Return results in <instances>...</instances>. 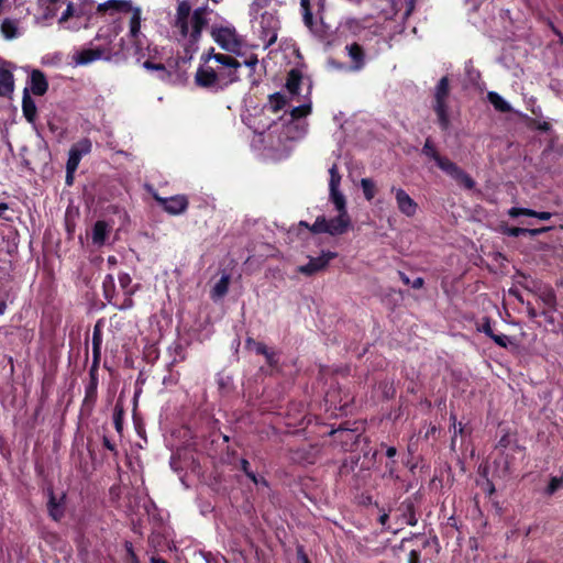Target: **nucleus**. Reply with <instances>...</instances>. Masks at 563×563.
<instances>
[{"mask_svg": "<svg viewBox=\"0 0 563 563\" xmlns=\"http://www.w3.org/2000/svg\"><path fill=\"white\" fill-rule=\"evenodd\" d=\"M386 519H387V515H383V516L380 517V521H382L383 523L385 522V520H386Z\"/></svg>", "mask_w": 563, "mask_h": 563, "instance_id": "774afa93", "label": "nucleus"}, {"mask_svg": "<svg viewBox=\"0 0 563 563\" xmlns=\"http://www.w3.org/2000/svg\"><path fill=\"white\" fill-rule=\"evenodd\" d=\"M5 0H0V15L3 13Z\"/></svg>", "mask_w": 563, "mask_h": 563, "instance_id": "0e129e2a", "label": "nucleus"}, {"mask_svg": "<svg viewBox=\"0 0 563 563\" xmlns=\"http://www.w3.org/2000/svg\"><path fill=\"white\" fill-rule=\"evenodd\" d=\"M73 15H74L73 3L68 2L65 11L62 13V15L59 18V23L66 22Z\"/></svg>", "mask_w": 563, "mask_h": 563, "instance_id": "37998d69", "label": "nucleus"}, {"mask_svg": "<svg viewBox=\"0 0 563 563\" xmlns=\"http://www.w3.org/2000/svg\"><path fill=\"white\" fill-rule=\"evenodd\" d=\"M497 345L501 346V347H507L508 344L511 343V340L508 335L506 334H495L492 335L490 338Z\"/></svg>", "mask_w": 563, "mask_h": 563, "instance_id": "4c0bfd02", "label": "nucleus"}, {"mask_svg": "<svg viewBox=\"0 0 563 563\" xmlns=\"http://www.w3.org/2000/svg\"><path fill=\"white\" fill-rule=\"evenodd\" d=\"M527 313L530 319H536L541 316V312H538L530 303H527Z\"/></svg>", "mask_w": 563, "mask_h": 563, "instance_id": "de8ad7c7", "label": "nucleus"}, {"mask_svg": "<svg viewBox=\"0 0 563 563\" xmlns=\"http://www.w3.org/2000/svg\"><path fill=\"white\" fill-rule=\"evenodd\" d=\"M114 287V279L111 275H107L103 279V290L106 298L111 302L112 289Z\"/></svg>", "mask_w": 563, "mask_h": 563, "instance_id": "e433bc0d", "label": "nucleus"}, {"mask_svg": "<svg viewBox=\"0 0 563 563\" xmlns=\"http://www.w3.org/2000/svg\"><path fill=\"white\" fill-rule=\"evenodd\" d=\"M131 283L132 279L129 274L122 273L119 275V284L120 287L123 289L124 294H126V291H132L131 289H129Z\"/></svg>", "mask_w": 563, "mask_h": 563, "instance_id": "58836bf2", "label": "nucleus"}, {"mask_svg": "<svg viewBox=\"0 0 563 563\" xmlns=\"http://www.w3.org/2000/svg\"><path fill=\"white\" fill-rule=\"evenodd\" d=\"M488 101L494 106V108L499 112H510V104L497 92L490 91L487 95Z\"/></svg>", "mask_w": 563, "mask_h": 563, "instance_id": "393cba45", "label": "nucleus"}, {"mask_svg": "<svg viewBox=\"0 0 563 563\" xmlns=\"http://www.w3.org/2000/svg\"><path fill=\"white\" fill-rule=\"evenodd\" d=\"M101 56L100 52L95 49H82L80 52H77L73 59L76 65H88L97 59H99Z\"/></svg>", "mask_w": 563, "mask_h": 563, "instance_id": "4be33fe9", "label": "nucleus"}, {"mask_svg": "<svg viewBox=\"0 0 563 563\" xmlns=\"http://www.w3.org/2000/svg\"><path fill=\"white\" fill-rule=\"evenodd\" d=\"M563 485V477L562 476H553L547 488H545V494L548 495H553L558 489H560Z\"/></svg>", "mask_w": 563, "mask_h": 563, "instance_id": "f704fd0d", "label": "nucleus"}, {"mask_svg": "<svg viewBox=\"0 0 563 563\" xmlns=\"http://www.w3.org/2000/svg\"><path fill=\"white\" fill-rule=\"evenodd\" d=\"M51 4H57L60 0H47Z\"/></svg>", "mask_w": 563, "mask_h": 563, "instance_id": "338daca9", "label": "nucleus"}, {"mask_svg": "<svg viewBox=\"0 0 563 563\" xmlns=\"http://www.w3.org/2000/svg\"><path fill=\"white\" fill-rule=\"evenodd\" d=\"M361 187L366 200L371 201L376 195V187L372 179L363 178L361 180Z\"/></svg>", "mask_w": 563, "mask_h": 563, "instance_id": "7c9ffc66", "label": "nucleus"}, {"mask_svg": "<svg viewBox=\"0 0 563 563\" xmlns=\"http://www.w3.org/2000/svg\"><path fill=\"white\" fill-rule=\"evenodd\" d=\"M300 7L302 10L303 23L306 24V26L311 29L313 24V19L312 13L310 11V0H300Z\"/></svg>", "mask_w": 563, "mask_h": 563, "instance_id": "473e14b6", "label": "nucleus"}, {"mask_svg": "<svg viewBox=\"0 0 563 563\" xmlns=\"http://www.w3.org/2000/svg\"><path fill=\"white\" fill-rule=\"evenodd\" d=\"M74 175H75V172H69V169H66L65 183L67 186H71L74 184Z\"/></svg>", "mask_w": 563, "mask_h": 563, "instance_id": "8fccbe9b", "label": "nucleus"}, {"mask_svg": "<svg viewBox=\"0 0 563 563\" xmlns=\"http://www.w3.org/2000/svg\"><path fill=\"white\" fill-rule=\"evenodd\" d=\"M7 310V303L4 301H0V316L3 314Z\"/></svg>", "mask_w": 563, "mask_h": 563, "instance_id": "052dcab7", "label": "nucleus"}, {"mask_svg": "<svg viewBox=\"0 0 563 563\" xmlns=\"http://www.w3.org/2000/svg\"><path fill=\"white\" fill-rule=\"evenodd\" d=\"M412 9H413V3H412V1H411V2H409V4H408V8H407V12H406V14H407V15H408V14H410V13H411V11H412Z\"/></svg>", "mask_w": 563, "mask_h": 563, "instance_id": "e2e57ef3", "label": "nucleus"}, {"mask_svg": "<svg viewBox=\"0 0 563 563\" xmlns=\"http://www.w3.org/2000/svg\"><path fill=\"white\" fill-rule=\"evenodd\" d=\"M409 563H419V553L415 550H412L409 553Z\"/></svg>", "mask_w": 563, "mask_h": 563, "instance_id": "3c124183", "label": "nucleus"}, {"mask_svg": "<svg viewBox=\"0 0 563 563\" xmlns=\"http://www.w3.org/2000/svg\"><path fill=\"white\" fill-rule=\"evenodd\" d=\"M80 159H81V156H79L75 151L69 150L66 169H69V172H76V169L78 168V165L80 163Z\"/></svg>", "mask_w": 563, "mask_h": 563, "instance_id": "c9c22d12", "label": "nucleus"}, {"mask_svg": "<svg viewBox=\"0 0 563 563\" xmlns=\"http://www.w3.org/2000/svg\"><path fill=\"white\" fill-rule=\"evenodd\" d=\"M133 294V291H126L125 297H124V300L122 303L118 305V308L119 309H129L133 306V301H132V298H131V295ZM117 306V303H114Z\"/></svg>", "mask_w": 563, "mask_h": 563, "instance_id": "c03bdc74", "label": "nucleus"}, {"mask_svg": "<svg viewBox=\"0 0 563 563\" xmlns=\"http://www.w3.org/2000/svg\"><path fill=\"white\" fill-rule=\"evenodd\" d=\"M305 256L307 263H299L297 272L306 276H312L323 271L338 254L324 249H308Z\"/></svg>", "mask_w": 563, "mask_h": 563, "instance_id": "423d86ee", "label": "nucleus"}, {"mask_svg": "<svg viewBox=\"0 0 563 563\" xmlns=\"http://www.w3.org/2000/svg\"><path fill=\"white\" fill-rule=\"evenodd\" d=\"M207 15V8L200 7L192 11L187 1H179L170 21L173 36L186 46L195 45L208 23Z\"/></svg>", "mask_w": 563, "mask_h": 563, "instance_id": "7ed1b4c3", "label": "nucleus"}, {"mask_svg": "<svg viewBox=\"0 0 563 563\" xmlns=\"http://www.w3.org/2000/svg\"><path fill=\"white\" fill-rule=\"evenodd\" d=\"M534 291L538 295L540 301L544 305V308H551L556 310V296L554 290L550 286H538Z\"/></svg>", "mask_w": 563, "mask_h": 563, "instance_id": "2eb2a0df", "label": "nucleus"}, {"mask_svg": "<svg viewBox=\"0 0 563 563\" xmlns=\"http://www.w3.org/2000/svg\"><path fill=\"white\" fill-rule=\"evenodd\" d=\"M397 451H396V448L394 446H389L386 451V455L389 457V459H393L395 455H396Z\"/></svg>", "mask_w": 563, "mask_h": 563, "instance_id": "5fc2aeb1", "label": "nucleus"}, {"mask_svg": "<svg viewBox=\"0 0 563 563\" xmlns=\"http://www.w3.org/2000/svg\"><path fill=\"white\" fill-rule=\"evenodd\" d=\"M14 88L11 65L0 59V96H9Z\"/></svg>", "mask_w": 563, "mask_h": 563, "instance_id": "4468645a", "label": "nucleus"}, {"mask_svg": "<svg viewBox=\"0 0 563 563\" xmlns=\"http://www.w3.org/2000/svg\"><path fill=\"white\" fill-rule=\"evenodd\" d=\"M508 214L511 218H517L519 216L534 217V218H538L539 220H542V221H547V220L551 219V217H552L551 212H545V211L538 212V211H534L532 209L518 208V207L510 208L508 210Z\"/></svg>", "mask_w": 563, "mask_h": 563, "instance_id": "a211bd4d", "label": "nucleus"}, {"mask_svg": "<svg viewBox=\"0 0 563 563\" xmlns=\"http://www.w3.org/2000/svg\"><path fill=\"white\" fill-rule=\"evenodd\" d=\"M422 153L427 157L433 159L438 167H440V161H445L446 157L441 156L435 147L433 146L432 142L428 139L422 147Z\"/></svg>", "mask_w": 563, "mask_h": 563, "instance_id": "bb28decb", "label": "nucleus"}, {"mask_svg": "<svg viewBox=\"0 0 563 563\" xmlns=\"http://www.w3.org/2000/svg\"><path fill=\"white\" fill-rule=\"evenodd\" d=\"M70 151H75L79 156L87 155L91 151V142L88 139H82L70 147Z\"/></svg>", "mask_w": 563, "mask_h": 563, "instance_id": "2f4dec72", "label": "nucleus"}, {"mask_svg": "<svg viewBox=\"0 0 563 563\" xmlns=\"http://www.w3.org/2000/svg\"><path fill=\"white\" fill-rule=\"evenodd\" d=\"M170 466L175 470V471H178L179 470V466H178V462H177V459L175 455L172 456L170 459Z\"/></svg>", "mask_w": 563, "mask_h": 563, "instance_id": "4d7b16f0", "label": "nucleus"}, {"mask_svg": "<svg viewBox=\"0 0 563 563\" xmlns=\"http://www.w3.org/2000/svg\"><path fill=\"white\" fill-rule=\"evenodd\" d=\"M555 311L556 310H552L551 308H544L542 311H541V316L544 317V319L547 320V322H549L550 324H553L555 323L556 319H555Z\"/></svg>", "mask_w": 563, "mask_h": 563, "instance_id": "a19ab883", "label": "nucleus"}, {"mask_svg": "<svg viewBox=\"0 0 563 563\" xmlns=\"http://www.w3.org/2000/svg\"><path fill=\"white\" fill-rule=\"evenodd\" d=\"M9 210V205L5 202H0V219H7L4 213Z\"/></svg>", "mask_w": 563, "mask_h": 563, "instance_id": "603ef678", "label": "nucleus"}, {"mask_svg": "<svg viewBox=\"0 0 563 563\" xmlns=\"http://www.w3.org/2000/svg\"><path fill=\"white\" fill-rule=\"evenodd\" d=\"M345 51L351 59L349 70L360 71L363 69L366 64V56L363 47L357 43H352L345 46Z\"/></svg>", "mask_w": 563, "mask_h": 563, "instance_id": "ddd939ff", "label": "nucleus"}, {"mask_svg": "<svg viewBox=\"0 0 563 563\" xmlns=\"http://www.w3.org/2000/svg\"><path fill=\"white\" fill-rule=\"evenodd\" d=\"M548 230H549V228H542V229L510 228V229H507L506 233L511 236H518L520 234L537 235V234L543 233Z\"/></svg>", "mask_w": 563, "mask_h": 563, "instance_id": "c756f323", "label": "nucleus"}, {"mask_svg": "<svg viewBox=\"0 0 563 563\" xmlns=\"http://www.w3.org/2000/svg\"><path fill=\"white\" fill-rule=\"evenodd\" d=\"M530 284H533V280H530V283H529V282H526L525 287H526V288H528V289H530V290H533V291H534L536 287H538V286H539V285H533V286H531Z\"/></svg>", "mask_w": 563, "mask_h": 563, "instance_id": "bf43d9fd", "label": "nucleus"}, {"mask_svg": "<svg viewBox=\"0 0 563 563\" xmlns=\"http://www.w3.org/2000/svg\"><path fill=\"white\" fill-rule=\"evenodd\" d=\"M329 173L330 198L338 211V216L330 220H327L324 217H319L312 227H309L308 223L303 221H301L299 225L303 227L307 231L312 233H329L331 235H336L346 231L350 225V218L345 210V198L339 191L341 176L338 172L336 165H332V167L329 169Z\"/></svg>", "mask_w": 563, "mask_h": 563, "instance_id": "20e7f679", "label": "nucleus"}, {"mask_svg": "<svg viewBox=\"0 0 563 563\" xmlns=\"http://www.w3.org/2000/svg\"><path fill=\"white\" fill-rule=\"evenodd\" d=\"M385 467H386L385 476H388L390 478H397L398 477L397 474H396V462L394 460L388 462Z\"/></svg>", "mask_w": 563, "mask_h": 563, "instance_id": "79ce46f5", "label": "nucleus"}, {"mask_svg": "<svg viewBox=\"0 0 563 563\" xmlns=\"http://www.w3.org/2000/svg\"><path fill=\"white\" fill-rule=\"evenodd\" d=\"M230 284V275L227 273H223L220 277V279L214 284V286L211 289V298L213 300H219L222 297H224L228 292Z\"/></svg>", "mask_w": 563, "mask_h": 563, "instance_id": "6ab92c4d", "label": "nucleus"}, {"mask_svg": "<svg viewBox=\"0 0 563 563\" xmlns=\"http://www.w3.org/2000/svg\"><path fill=\"white\" fill-rule=\"evenodd\" d=\"M252 31L260 37L265 48L273 45L280 29L275 0H252L250 4Z\"/></svg>", "mask_w": 563, "mask_h": 563, "instance_id": "39448f33", "label": "nucleus"}, {"mask_svg": "<svg viewBox=\"0 0 563 563\" xmlns=\"http://www.w3.org/2000/svg\"><path fill=\"white\" fill-rule=\"evenodd\" d=\"M151 563H166V561L161 558H152Z\"/></svg>", "mask_w": 563, "mask_h": 563, "instance_id": "680f3d73", "label": "nucleus"}, {"mask_svg": "<svg viewBox=\"0 0 563 563\" xmlns=\"http://www.w3.org/2000/svg\"><path fill=\"white\" fill-rule=\"evenodd\" d=\"M301 82V75L298 70L292 69L287 77L286 88L291 96H296Z\"/></svg>", "mask_w": 563, "mask_h": 563, "instance_id": "a878e982", "label": "nucleus"}, {"mask_svg": "<svg viewBox=\"0 0 563 563\" xmlns=\"http://www.w3.org/2000/svg\"><path fill=\"white\" fill-rule=\"evenodd\" d=\"M478 330L484 332L489 338H492V335H494L493 328H492L488 319H485V321L482 323V325L478 328Z\"/></svg>", "mask_w": 563, "mask_h": 563, "instance_id": "a18cd8bd", "label": "nucleus"}, {"mask_svg": "<svg viewBox=\"0 0 563 563\" xmlns=\"http://www.w3.org/2000/svg\"><path fill=\"white\" fill-rule=\"evenodd\" d=\"M130 14H131V16H130L129 34L134 41H137L141 35L142 10L140 7H136L130 12Z\"/></svg>", "mask_w": 563, "mask_h": 563, "instance_id": "aec40b11", "label": "nucleus"}, {"mask_svg": "<svg viewBox=\"0 0 563 563\" xmlns=\"http://www.w3.org/2000/svg\"><path fill=\"white\" fill-rule=\"evenodd\" d=\"M324 2H325V0H318V5L320 9L324 8Z\"/></svg>", "mask_w": 563, "mask_h": 563, "instance_id": "69168bd1", "label": "nucleus"}, {"mask_svg": "<svg viewBox=\"0 0 563 563\" xmlns=\"http://www.w3.org/2000/svg\"><path fill=\"white\" fill-rule=\"evenodd\" d=\"M246 345L249 349L254 350L257 354L265 355V357L269 364L274 363L275 353L271 352L265 344H263L261 342H256L252 339H249L246 341Z\"/></svg>", "mask_w": 563, "mask_h": 563, "instance_id": "b1692460", "label": "nucleus"}, {"mask_svg": "<svg viewBox=\"0 0 563 563\" xmlns=\"http://www.w3.org/2000/svg\"><path fill=\"white\" fill-rule=\"evenodd\" d=\"M102 344V335L100 330V322H97V324L93 328L92 333V352L95 360H98L100 357V347Z\"/></svg>", "mask_w": 563, "mask_h": 563, "instance_id": "cd10ccee", "label": "nucleus"}, {"mask_svg": "<svg viewBox=\"0 0 563 563\" xmlns=\"http://www.w3.org/2000/svg\"><path fill=\"white\" fill-rule=\"evenodd\" d=\"M256 64H257V59L256 58H252V59L245 60V65L249 66V67H253Z\"/></svg>", "mask_w": 563, "mask_h": 563, "instance_id": "13d9d810", "label": "nucleus"}, {"mask_svg": "<svg viewBox=\"0 0 563 563\" xmlns=\"http://www.w3.org/2000/svg\"><path fill=\"white\" fill-rule=\"evenodd\" d=\"M36 104L34 100L29 96L27 88L24 89L23 100H22V111L25 119L29 122H34L36 118Z\"/></svg>", "mask_w": 563, "mask_h": 563, "instance_id": "412c9836", "label": "nucleus"}, {"mask_svg": "<svg viewBox=\"0 0 563 563\" xmlns=\"http://www.w3.org/2000/svg\"><path fill=\"white\" fill-rule=\"evenodd\" d=\"M111 227L104 221H97L92 229V242L103 244Z\"/></svg>", "mask_w": 563, "mask_h": 563, "instance_id": "5701e85b", "label": "nucleus"}, {"mask_svg": "<svg viewBox=\"0 0 563 563\" xmlns=\"http://www.w3.org/2000/svg\"><path fill=\"white\" fill-rule=\"evenodd\" d=\"M48 88L44 74L40 70H33L30 77V89L36 96H42Z\"/></svg>", "mask_w": 563, "mask_h": 563, "instance_id": "dca6fc26", "label": "nucleus"}, {"mask_svg": "<svg viewBox=\"0 0 563 563\" xmlns=\"http://www.w3.org/2000/svg\"><path fill=\"white\" fill-rule=\"evenodd\" d=\"M211 35L214 42L225 51L236 52L241 47V40L232 26L213 27Z\"/></svg>", "mask_w": 563, "mask_h": 563, "instance_id": "6e6552de", "label": "nucleus"}, {"mask_svg": "<svg viewBox=\"0 0 563 563\" xmlns=\"http://www.w3.org/2000/svg\"><path fill=\"white\" fill-rule=\"evenodd\" d=\"M48 512L54 520H58L63 516V507L60 504L56 503L54 496L49 497Z\"/></svg>", "mask_w": 563, "mask_h": 563, "instance_id": "72a5a7b5", "label": "nucleus"}, {"mask_svg": "<svg viewBox=\"0 0 563 563\" xmlns=\"http://www.w3.org/2000/svg\"><path fill=\"white\" fill-rule=\"evenodd\" d=\"M135 5H133L132 0H108L103 3H100L97 8L99 13H109L110 15H114L117 13H130Z\"/></svg>", "mask_w": 563, "mask_h": 563, "instance_id": "f8f14e48", "label": "nucleus"}, {"mask_svg": "<svg viewBox=\"0 0 563 563\" xmlns=\"http://www.w3.org/2000/svg\"><path fill=\"white\" fill-rule=\"evenodd\" d=\"M241 468L255 485H267L266 481L263 477L257 476L254 472L250 470V463L246 460L241 461Z\"/></svg>", "mask_w": 563, "mask_h": 563, "instance_id": "c85d7f7f", "label": "nucleus"}, {"mask_svg": "<svg viewBox=\"0 0 563 563\" xmlns=\"http://www.w3.org/2000/svg\"><path fill=\"white\" fill-rule=\"evenodd\" d=\"M439 168L454 179L460 186H463L466 189L474 188L475 181L471 176L448 157L445 161H440Z\"/></svg>", "mask_w": 563, "mask_h": 563, "instance_id": "1a4fd4ad", "label": "nucleus"}, {"mask_svg": "<svg viewBox=\"0 0 563 563\" xmlns=\"http://www.w3.org/2000/svg\"><path fill=\"white\" fill-rule=\"evenodd\" d=\"M449 79L448 77H442L434 91V103L433 110L438 117V123L442 130H448L450 126V117H449Z\"/></svg>", "mask_w": 563, "mask_h": 563, "instance_id": "0eeeda50", "label": "nucleus"}, {"mask_svg": "<svg viewBox=\"0 0 563 563\" xmlns=\"http://www.w3.org/2000/svg\"><path fill=\"white\" fill-rule=\"evenodd\" d=\"M154 198L163 206L166 212L173 216L181 214L188 207V199L184 195H176L169 198H162L155 195Z\"/></svg>", "mask_w": 563, "mask_h": 563, "instance_id": "9d476101", "label": "nucleus"}, {"mask_svg": "<svg viewBox=\"0 0 563 563\" xmlns=\"http://www.w3.org/2000/svg\"><path fill=\"white\" fill-rule=\"evenodd\" d=\"M239 60L228 54H209L205 64L196 73L198 86L211 91H220L239 80Z\"/></svg>", "mask_w": 563, "mask_h": 563, "instance_id": "f03ea898", "label": "nucleus"}, {"mask_svg": "<svg viewBox=\"0 0 563 563\" xmlns=\"http://www.w3.org/2000/svg\"><path fill=\"white\" fill-rule=\"evenodd\" d=\"M451 420H452V426H453V429H454V435H453V439H452V445H454V441H455V437L457 434H464V426L462 422H456V419H455V416H451Z\"/></svg>", "mask_w": 563, "mask_h": 563, "instance_id": "ea45409f", "label": "nucleus"}, {"mask_svg": "<svg viewBox=\"0 0 563 563\" xmlns=\"http://www.w3.org/2000/svg\"><path fill=\"white\" fill-rule=\"evenodd\" d=\"M398 274H399L400 279L402 280L404 284H406V285H410L411 284L409 277L406 274H404L401 272H398Z\"/></svg>", "mask_w": 563, "mask_h": 563, "instance_id": "6e6d98bb", "label": "nucleus"}, {"mask_svg": "<svg viewBox=\"0 0 563 563\" xmlns=\"http://www.w3.org/2000/svg\"><path fill=\"white\" fill-rule=\"evenodd\" d=\"M103 445L112 452L115 450L114 444L107 437L103 438Z\"/></svg>", "mask_w": 563, "mask_h": 563, "instance_id": "864d4df0", "label": "nucleus"}, {"mask_svg": "<svg viewBox=\"0 0 563 563\" xmlns=\"http://www.w3.org/2000/svg\"><path fill=\"white\" fill-rule=\"evenodd\" d=\"M398 210L406 217L412 218L418 210L417 202L401 188H393Z\"/></svg>", "mask_w": 563, "mask_h": 563, "instance_id": "9b49d317", "label": "nucleus"}, {"mask_svg": "<svg viewBox=\"0 0 563 563\" xmlns=\"http://www.w3.org/2000/svg\"><path fill=\"white\" fill-rule=\"evenodd\" d=\"M56 5H57V4H51V3L48 2V5H47V8H46V11H45V13H44V15H43V19H44V20L52 19V18H54V16L56 15V12H57V8H56Z\"/></svg>", "mask_w": 563, "mask_h": 563, "instance_id": "49530a36", "label": "nucleus"}, {"mask_svg": "<svg viewBox=\"0 0 563 563\" xmlns=\"http://www.w3.org/2000/svg\"><path fill=\"white\" fill-rule=\"evenodd\" d=\"M423 278L417 277L411 282L410 286L415 289H420L423 286Z\"/></svg>", "mask_w": 563, "mask_h": 563, "instance_id": "09e8293b", "label": "nucleus"}, {"mask_svg": "<svg viewBox=\"0 0 563 563\" xmlns=\"http://www.w3.org/2000/svg\"><path fill=\"white\" fill-rule=\"evenodd\" d=\"M285 104L286 100L283 95H272L268 102L253 119L251 126L254 132L264 134L272 129L278 131L279 126H282L286 139L295 140L301 137L306 133V124L301 119L311 112V103L306 102L292 107L290 111H285L284 114L280 115L279 111Z\"/></svg>", "mask_w": 563, "mask_h": 563, "instance_id": "f257e3e1", "label": "nucleus"}, {"mask_svg": "<svg viewBox=\"0 0 563 563\" xmlns=\"http://www.w3.org/2000/svg\"><path fill=\"white\" fill-rule=\"evenodd\" d=\"M2 36L8 40H14L21 35L19 21L14 19H4L0 25Z\"/></svg>", "mask_w": 563, "mask_h": 563, "instance_id": "f3484780", "label": "nucleus"}]
</instances>
